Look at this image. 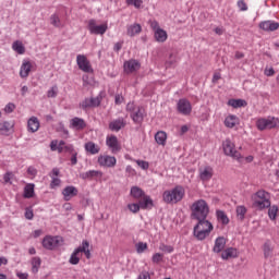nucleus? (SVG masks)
<instances>
[{
  "mask_svg": "<svg viewBox=\"0 0 279 279\" xmlns=\"http://www.w3.org/2000/svg\"><path fill=\"white\" fill-rule=\"evenodd\" d=\"M196 221L198 222L193 229V234L197 241H206V239L210 236V232L215 230V227L213 226V222L208 221L206 218L196 219Z\"/></svg>",
  "mask_w": 279,
  "mask_h": 279,
  "instance_id": "1",
  "label": "nucleus"
},
{
  "mask_svg": "<svg viewBox=\"0 0 279 279\" xmlns=\"http://www.w3.org/2000/svg\"><path fill=\"white\" fill-rule=\"evenodd\" d=\"M186 195V190L182 185H175L174 187L167 190L162 194V199L166 204H180Z\"/></svg>",
  "mask_w": 279,
  "mask_h": 279,
  "instance_id": "2",
  "label": "nucleus"
},
{
  "mask_svg": "<svg viewBox=\"0 0 279 279\" xmlns=\"http://www.w3.org/2000/svg\"><path fill=\"white\" fill-rule=\"evenodd\" d=\"M251 199L254 208H257V210H265V208H269V206H271L269 193H267L265 190H259L252 194Z\"/></svg>",
  "mask_w": 279,
  "mask_h": 279,
  "instance_id": "3",
  "label": "nucleus"
},
{
  "mask_svg": "<svg viewBox=\"0 0 279 279\" xmlns=\"http://www.w3.org/2000/svg\"><path fill=\"white\" fill-rule=\"evenodd\" d=\"M192 217L194 219H207L208 213H210V207H208V203L204 199H198L194 202L191 206Z\"/></svg>",
  "mask_w": 279,
  "mask_h": 279,
  "instance_id": "4",
  "label": "nucleus"
},
{
  "mask_svg": "<svg viewBox=\"0 0 279 279\" xmlns=\"http://www.w3.org/2000/svg\"><path fill=\"white\" fill-rule=\"evenodd\" d=\"M90 243L87 240H83L82 244L73 251L70 256V265H78L82 253L85 254L86 258H90Z\"/></svg>",
  "mask_w": 279,
  "mask_h": 279,
  "instance_id": "5",
  "label": "nucleus"
},
{
  "mask_svg": "<svg viewBox=\"0 0 279 279\" xmlns=\"http://www.w3.org/2000/svg\"><path fill=\"white\" fill-rule=\"evenodd\" d=\"M256 128L259 132H264V130H274L279 128V119L271 116L267 118H259L256 120Z\"/></svg>",
  "mask_w": 279,
  "mask_h": 279,
  "instance_id": "6",
  "label": "nucleus"
},
{
  "mask_svg": "<svg viewBox=\"0 0 279 279\" xmlns=\"http://www.w3.org/2000/svg\"><path fill=\"white\" fill-rule=\"evenodd\" d=\"M148 25L150 26V29H153L154 32V38L156 43H167L169 35L167 34V31L160 27V24L158 23V21L150 20L148 22Z\"/></svg>",
  "mask_w": 279,
  "mask_h": 279,
  "instance_id": "7",
  "label": "nucleus"
},
{
  "mask_svg": "<svg viewBox=\"0 0 279 279\" xmlns=\"http://www.w3.org/2000/svg\"><path fill=\"white\" fill-rule=\"evenodd\" d=\"M222 149L226 156H230L234 160H238V162L243 160V156L236 150L235 145L230 138H227L222 142Z\"/></svg>",
  "mask_w": 279,
  "mask_h": 279,
  "instance_id": "8",
  "label": "nucleus"
},
{
  "mask_svg": "<svg viewBox=\"0 0 279 279\" xmlns=\"http://www.w3.org/2000/svg\"><path fill=\"white\" fill-rule=\"evenodd\" d=\"M64 243V239L60 235H46L43 239L41 245L45 250H56V247H60Z\"/></svg>",
  "mask_w": 279,
  "mask_h": 279,
  "instance_id": "9",
  "label": "nucleus"
},
{
  "mask_svg": "<svg viewBox=\"0 0 279 279\" xmlns=\"http://www.w3.org/2000/svg\"><path fill=\"white\" fill-rule=\"evenodd\" d=\"M87 29L90 34H94L96 36H104V34L108 32V23L97 25L96 20H89L87 24Z\"/></svg>",
  "mask_w": 279,
  "mask_h": 279,
  "instance_id": "10",
  "label": "nucleus"
},
{
  "mask_svg": "<svg viewBox=\"0 0 279 279\" xmlns=\"http://www.w3.org/2000/svg\"><path fill=\"white\" fill-rule=\"evenodd\" d=\"M177 110L179 114H182L183 117H189L191 112H193V106L191 105V101L186 98H181L177 102Z\"/></svg>",
  "mask_w": 279,
  "mask_h": 279,
  "instance_id": "11",
  "label": "nucleus"
},
{
  "mask_svg": "<svg viewBox=\"0 0 279 279\" xmlns=\"http://www.w3.org/2000/svg\"><path fill=\"white\" fill-rule=\"evenodd\" d=\"M76 64L83 73H93V65L90 64V61L86 56L84 54H77L76 56Z\"/></svg>",
  "mask_w": 279,
  "mask_h": 279,
  "instance_id": "12",
  "label": "nucleus"
},
{
  "mask_svg": "<svg viewBox=\"0 0 279 279\" xmlns=\"http://www.w3.org/2000/svg\"><path fill=\"white\" fill-rule=\"evenodd\" d=\"M99 167H106L107 169H113L117 167V157L110 155H100L97 160Z\"/></svg>",
  "mask_w": 279,
  "mask_h": 279,
  "instance_id": "13",
  "label": "nucleus"
},
{
  "mask_svg": "<svg viewBox=\"0 0 279 279\" xmlns=\"http://www.w3.org/2000/svg\"><path fill=\"white\" fill-rule=\"evenodd\" d=\"M106 145L109 147L112 154H117V151H121V146L119 145V138L116 135L107 136Z\"/></svg>",
  "mask_w": 279,
  "mask_h": 279,
  "instance_id": "14",
  "label": "nucleus"
},
{
  "mask_svg": "<svg viewBox=\"0 0 279 279\" xmlns=\"http://www.w3.org/2000/svg\"><path fill=\"white\" fill-rule=\"evenodd\" d=\"M77 193H80V191L74 185L65 186L62 190V195H63L64 202H71V199H73V197H76Z\"/></svg>",
  "mask_w": 279,
  "mask_h": 279,
  "instance_id": "15",
  "label": "nucleus"
},
{
  "mask_svg": "<svg viewBox=\"0 0 279 279\" xmlns=\"http://www.w3.org/2000/svg\"><path fill=\"white\" fill-rule=\"evenodd\" d=\"M125 125H128V122L125 121L124 118H118L112 120L109 123V130L111 132H121V130H123V128H125Z\"/></svg>",
  "mask_w": 279,
  "mask_h": 279,
  "instance_id": "16",
  "label": "nucleus"
},
{
  "mask_svg": "<svg viewBox=\"0 0 279 279\" xmlns=\"http://www.w3.org/2000/svg\"><path fill=\"white\" fill-rule=\"evenodd\" d=\"M198 173L202 182H208L209 180L213 179L214 170L213 167L206 166L204 168H199Z\"/></svg>",
  "mask_w": 279,
  "mask_h": 279,
  "instance_id": "17",
  "label": "nucleus"
},
{
  "mask_svg": "<svg viewBox=\"0 0 279 279\" xmlns=\"http://www.w3.org/2000/svg\"><path fill=\"white\" fill-rule=\"evenodd\" d=\"M279 28V23L267 20L259 23V29H263V32H276V29Z\"/></svg>",
  "mask_w": 279,
  "mask_h": 279,
  "instance_id": "18",
  "label": "nucleus"
},
{
  "mask_svg": "<svg viewBox=\"0 0 279 279\" xmlns=\"http://www.w3.org/2000/svg\"><path fill=\"white\" fill-rule=\"evenodd\" d=\"M123 66L125 73H135V71H138V69H141V62L131 59L129 61H125Z\"/></svg>",
  "mask_w": 279,
  "mask_h": 279,
  "instance_id": "19",
  "label": "nucleus"
},
{
  "mask_svg": "<svg viewBox=\"0 0 279 279\" xmlns=\"http://www.w3.org/2000/svg\"><path fill=\"white\" fill-rule=\"evenodd\" d=\"M84 128H86V121H84V119L75 117L70 120V130L81 132Z\"/></svg>",
  "mask_w": 279,
  "mask_h": 279,
  "instance_id": "20",
  "label": "nucleus"
},
{
  "mask_svg": "<svg viewBox=\"0 0 279 279\" xmlns=\"http://www.w3.org/2000/svg\"><path fill=\"white\" fill-rule=\"evenodd\" d=\"M138 204L142 210H151L154 208V199L151 196L145 194L140 201Z\"/></svg>",
  "mask_w": 279,
  "mask_h": 279,
  "instance_id": "21",
  "label": "nucleus"
},
{
  "mask_svg": "<svg viewBox=\"0 0 279 279\" xmlns=\"http://www.w3.org/2000/svg\"><path fill=\"white\" fill-rule=\"evenodd\" d=\"M32 63L29 60H23L22 65L20 68V77L25 80L26 77H29V73H32Z\"/></svg>",
  "mask_w": 279,
  "mask_h": 279,
  "instance_id": "22",
  "label": "nucleus"
},
{
  "mask_svg": "<svg viewBox=\"0 0 279 279\" xmlns=\"http://www.w3.org/2000/svg\"><path fill=\"white\" fill-rule=\"evenodd\" d=\"M81 180H93L95 178H104V172L99 170H89L83 173H80Z\"/></svg>",
  "mask_w": 279,
  "mask_h": 279,
  "instance_id": "23",
  "label": "nucleus"
},
{
  "mask_svg": "<svg viewBox=\"0 0 279 279\" xmlns=\"http://www.w3.org/2000/svg\"><path fill=\"white\" fill-rule=\"evenodd\" d=\"M223 250H226V238L223 236H218L216 240H215V244H214V247H213V252L215 254H221V252H223Z\"/></svg>",
  "mask_w": 279,
  "mask_h": 279,
  "instance_id": "24",
  "label": "nucleus"
},
{
  "mask_svg": "<svg viewBox=\"0 0 279 279\" xmlns=\"http://www.w3.org/2000/svg\"><path fill=\"white\" fill-rule=\"evenodd\" d=\"M239 257V250L235 247H228L221 253L222 260H229V258H238Z\"/></svg>",
  "mask_w": 279,
  "mask_h": 279,
  "instance_id": "25",
  "label": "nucleus"
},
{
  "mask_svg": "<svg viewBox=\"0 0 279 279\" xmlns=\"http://www.w3.org/2000/svg\"><path fill=\"white\" fill-rule=\"evenodd\" d=\"M27 130L34 134L35 132H38L40 130V121L36 117H32L27 121Z\"/></svg>",
  "mask_w": 279,
  "mask_h": 279,
  "instance_id": "26",
  "label": "nucleus"
},
{
  "mask_svg": "<svg viewBox=\"0 0 279 279\" xmlns=\"http://www.w3.org/2000/svg\"><path fill=\"white\" fill-rule=\"evenodd\" d=\"M84 149L85 151H87V154H90L92 156H95L99 154V151H101V148L99 147V145L95 144V142L85 143Z\"/></svg>",
  "mask_w": 279,
  "mask_h": 279,
  "instance_id": "27",
  "label": "nucleus"
},
{
  "mask_svg": "<svg viewBox=\"0 0 279 279\" xmlns=\"http://www.w3.org/2000/svg\"><path fill=\"white\" fill-rule=\"evenodd\" d=\"M130 117L135 123H143V107H137L134 111L130 113Z\"/></svg>",
  "mask_w": 279,
  "mask_h": 279,
  "instance_id": "28",
  "label": "nucleus"
},
{
  "mask_svg": "<svg viewBox=\"0 0 279 279\" xmlns=\"http://www.w3.org/2000/svg\"><path fill=\"white\" fill-rule=\"evenodd\" d=\"M263 252L265 258H271L274 256V245L271 241L267 240L263 245Z\"/></svg>",
  "mask_w": 279,
  "mask_h": 279,
  "instance_id": "29",
  "label": "nucleus"
},
{
  "mask_svg": "<svg viewBox=\"0 0 279 279\" xmlns=\"http://www.w3.org/2000/svg\"><path fill=\"white\" fill-rule=\"evenodd\" d=\"M64 141L58 142V140H53L50 143V149L51 151H59V154L64 153Z\"/></svg>",
  "mask_w": 279,
  "mask_h": 279,
  "instance_id": "30",
  "label": "nucleus"
},
{
  "mask_svg": "<svg viewBox=\"0 0 279 279\" xmlns=\"http://www.w3.org/2000/svg\"><path fill=\"white\" fill-rule=\"evenodd\" d=\"M130 195L131 197H133V199H141L145 197V191H143V189L138 186H132L130 191Z\"/></svg>",
  "mask_w": 279,
  "mask_h": 279,
  "instance_id": "31",
  "label": "nucleus"
},
{
  "mask_svg": "<svg viewBox=\"0 0 279 279\" xmlns=\"http://www.w3.org/2000/svg\"><path fill=\"white\" fill-rule=\"evenodd\" d=\"M155 141H156L157 145H161L162 147H165V145H167V132L158 131L155 134Z\"/></svg>",
  "mask_w": 279,
  "mask_h": 279,
  "instance_id": "32",
  "label": "nucleus"
},
{
  "mask_svg": "<svg viewBox=\"0 0 279 279\" xmlns=\"http://www.w3.org/2000/svg\"><path fill=\"white\" fill-rule=\"evenodd\" d=\"M225 125L226 128H234L235 125H239V117L234 116V114H229L226 119H225Z\"/></svg>",
  "mask_w": 279,
  "mask_h": 279,
  "instance_id": "33",
  "label": "nucleus"
},
{
  "mask_svg": "<svg viewBox=\"0 0 279 279\" xmlns=\"http://www.w3.org/2000/svg\"><path fill=\"white\" fill-rule=\"evenodd\" d=\"M34 189H36V185L34 183L26 184L24 186L23 197H25V199H32V197H34Z\"/></svg>",
  "mask_w": 279,
  "mask_h": 279,
  "instance_id": "34",
  "label": "nucleus"
},
{
  "mask_svg": "<svg viewBox=\"0 0 279 279\" xmlns=\"http://www.w3.org/2000/svg\"><path fill=\"white\" fill-rule=\"evenodd\" d=\"M227 105L231 106V108H245V106H247V101L244 99H229Z\"/></svg>",
  "mask_w": 279,
  "mask_h": 279,
  "instance_id": "35",
  "label": "nucleus"
},
{
  "mask_svg": "<svg viewBox=\"0 0 279 279\" xmlns=\"http://www.w3.org/2000/svg\"><path fill=\"white\" fill-rule=\"evenodd\" d=\"M141 32H143L141 24H133L128 27L126 34L128 36L133 37L136 36V34H141Z\"/></svg>",
  "mask_w": 279,
  "mask_h": 279,
  "instance_id": "36",
  "label": "nucleus"
},
{
  "mask_svg": "<svg viewBox=\"0 0 279 279\" xmlns=\"http://www.w3.org/2000/svg\"><path fill=\"white\" fill-rule=\"evenodd\" d=\"M216 217L222 226H228V223H230V218H228V215H226V211L223 210H217Z\"/></svg>",
  "mask_w": 279,
  "mask_h": 279,
  "instance_id": "37",
  "label": "nucleus"
},
{
  "mask_svg": "<svg viewBox=\"0 0 279 279\" xmlns=\"http://www.w3.org/2000/svg\"><path fill=\"white\" fill-rule=\"evenodd\" d=\"M41 264H43V260L40 259V257H33L31 259L32 274H38Z\"/></svg>",
  "mask_w": 279,
  "mask_h": 279,
  "instance_id": "38",
  "label": "nucleus"
},
{
  "mask_svg": "<svg viewBox=\"0 0 279 279\" xmlns=\"http://www.w3.org/2000/svg\"><path fill=\"white\" fill-rule=\"evenodd\" d=\"M12 49L15 51V53H19L20 56H23L25 53V46L23 45V41L16 40L12 44Z\"/></svg>",
  "mask_w": 279,
  "mask_h": 279,
  "instance_id": "39",
  "label": "nucleus"
},
{
  "mask_svg": "<svg viewBox=\"0 0 279 279\" xmlns=\"http://www.w3.org/2000/svg\"><path fill=\"white\" fill-rule=\"evenodd\" d=\"M12 130L10 122H0V135L5 136Z\"/></svg>",
  "mask_w": 279,
  "mask_h": 279,
  "instance_id": "40",
  "label": "nucleus"
},
{
  "mask_svg": "<svg viewBox=\"0 0 279 279\" xmlns=\"http://www.w3.org/2000/svg\"><path fill=\"white\" fill-rule=\"evenodd\" d=\"M268 217L271 221H276V217H278V207L276 205L268 207Z\"/></svg>",
  "mask_w": 279,
  "mask_h": 279,
  "instance_id": "41",
  "label": "nucleus"
},
{
  "mask_svg": "<svg viewBox=\"0 0 279 279\" xmlns=\"http://www.w3.org/2000/svg\"><path fill=\"white\" fill-rule=\"evenodd\" d=\"M148 247L149 246L147 245V242H137L135 244V250L137 254H144V252H147Z\"/></svg>",
  "mask_w": 279,
  "mask_h": 279,
  "instance_id": "42",
  "label": "nucleus"
},
{
  "mask_svg": "<svg viewBox=\"0 0 279 279\" xmlns=\"http://www.w3.org/2000/svg\"><path fill=\"white\" fill-rule=\"evenodd\" d=\"M246 213H247V208H245V206L236 207L238 219H241V221H243V219H245Z\"/></svg>",
  "mask_w": 279,
  "mask_h": 279,
  "instance_id": "43",
  "label": "nucleus"
},
{
  "mask_svg": "<svg viewBox=\"0 0 279 279\" xmlns=\"http://www.w3.org/2000/svg\"><path fill=\"white\" fill-rule=\"evenodd\" d=\"M160 252H163V254H173V246L172 245H167L165 243H161L159 245Z\"/></svg>",
  "mask_w": 279,
  "mask_h": 279,
  "instance_id": "44",
  "label": "nucleus"
},
{
  "mask_svg": "<svg viewBox=\"0 0 279 279\" xmlns=\"http://www.w3.org/2000/svg\"><path fill=\"white\" fill-rule=\"evenodd\" d=\"M165 258V255L162 253H155L151 256V263H154V265H158L159 263H162Z\"/></svg>",
  "mask_w": 279,
  "mask_h": 279,
  "instance_id": "45",
  "label": "nucleus"
},
{
  "mask_svg": "<svg viewBox=\"0 0 279 279\" xmlns=\"http://www.w3.org/2000/svg\"><path fill=\"white\" fill-rule=\"evenodd\" d=\"M47 97L49 99H56L58 97V85H53L48 92Z\"/></svg>",
  "mask_w": 279,
  "mask_h": 279,
  "instance_id": "46",
  "label": "nucleus"
},
{
  "mask_svg": "<svg viewBox=\"0 0 279 279\" xmlns=\"http://www.w3.org/2000/svg\"><path fill=\"white\" fill-rule=\"evenodd\" d=\"M128 208L131 213H138L142 208H141V204L140 203H131L128 205Z\"/></svg>",
  "mask_w": 279,
  "mask_h": 279,
  "instance_id": "47",
  "label": "nucleus"
},
{
  "mask_svg": "<svg viewBox=\"0 0 279 279\" xmlns=\"http://www.w3.org/2000/svg\"><path fill=\"white\" fill-rule=\"evenodd\" d=\"M101 95L96 96L95 98H90L92 101V108H97L101 105Z\"/></svg>",
  "mask_w": 279,
  "mask_h": 279,
  "instance_id": "48",
  "label": "nucleus"
},
{
  "mask_svg": "<svg viewBox=\"0 0 279 279\" xmlns=\"http://www.w3.org/2000/svg\"><path fill=\"white\" fill-rule=\"evenodd\" d=\"M135 162H136L137 166H140L141 169H143V171H147V169H149V162L148 161L137 159V160H135Z\"/></svg>",
  "mask_w": 279,
  "mask_h": 279,
  "instance_id": "49",
  "label": "nucleus"
},
{
  "mask_svg": "<svg viewBox=\"0 0 279 279\" xmlns=\"http://www.w3.org/2000/svg\"><path fill=\"white\" fill-rule=\"evenodd\" d=\"M50 23L51 25H53L54 27H60V17L57 14H52L50 16Z\"/></svg>",
  "mask_w": 279,
  "mask_h": 279,
  "instance_id": "50",
  "label": "nucleus"
},
{
  "mask_svg": "<svg viewBox=\"0 0 279 279\" xmlns=\"http://www.w3.org/2000/svg\"><path fill=\"white\" fill-rule=\"evenodd\" d=\"M60 184H62V180L58 177L51 178L50 189H56L57 186H60Z\"/></svg>",
  "mask_w": 279,
  "mask_h": 279,
  "instance_id": "51",
  "label": "nucleus"
},
{
  "mask_svg": "<svg viewBox=\"0 0 279 279\" xmlns=\"http://www.w3.org/2000/svg\"><path fill=\"white\" fill-rule=\"evenodd\" d=\"M128 5H134V8L138 9L143 5V0H126Z\"/></svg>",
  "mask_w": 279,
  "mask_h": 279,
  "instance_id": "52",
  "label": "nucleus"
},
{
  "mask_svg": "<svg viewBox=\"0 0 279 279\" xmlns=\"http://www.w3.org/2000/svg\"><path fill=\"white\" fill-rule=\"evenodd\" d=\"M81 108H83V110H86V108H93L90 98H85V99L81 102Z\"/></svg>",
  "mask_w": 279,
  "mask_h": 279,
  "instance_id": "53",
  "label": "nucleus"
},
{
  "mask_svg": "<svg viewBox=\"0 0 279 279\" xmlns=\"http://www.w3.org/2000/svg\"><path fill=\"white\" fill-rule=\"evenodd\" d=\"M125 173L129 178H134V175H136V170L132 168V166H126Z\"/></svg>",
  "mask_w": 279,
  "mask_h": 279,
  "instance_id": "54",
  "label": "nucleus"
},
{
  "mask_svg": "<svg viewBox=\"0 0 279 279\" xmlns=\"http://www.w3.org/2000/svg\"><path fill=\"white\" fill-rule=\"evenodd\" d=\"M238 8L241 12H247V3L243 0L238 1Z\"/></svg>",
  "mask_w": 279,
  "mask_h": 279,
  "instance_id": "55",
  "label": "nucleus"
},
{
  "mask_svg": "<svg viewBox=\"0 0 279 279\" xmlns=\"http://www.w3.org/2000/svg\"><path fill=\"white\" fill-rule=\"evenodd\" d=\"M25 219H28V221H32V219H34V210L32 208L25 209Z\"/></svg>",
  "mask_w": 279,
  "mask_h": 279,
  "instance_id": "56",
  "label": "nucleus"
},
{
  "mask_svg": "<svg viewBox=\"0 0 279 279\" xmlns=\"http://www.w3.org/2000/svg\"><path fill=\"white\" fill-rule=\"evenodd\" d=\"M264 75H266V77H271L276 75V71L274 70V68H266L264 70Z\"/></svg>",
  "mask_w": 279,
  "mask_h": 279,
  "instance_id": "57",
  "label": "nucleus"
},
{
  "mask_svg": "<svg viewBox=\"0 0 279 279\" xmlns=\"http://www.w3.org/2000/svg\"><path fill=\"white\" fill-rule=\"evenodd\" d=\"M16 106H14V104L9 102L5 107H4V112H8V114H10L11 112H14Z\"/></svg>",
  "mask_w": 279,
  "mask_h": 279,
  "instance_id": "58",
  "label": "nucleus"
},
{
  "mask_svg": "<svg viewBox=\"0 0 279 279\" xmlns=\"http://www.w3.org/2000/svg\"><path fill=\"white\" fill-rule=\"evenodd\" d=\"M12 172H7L4 175H3V181H4V184H12Z\"/></svg>",
  "mask_w": 279,
  "mask_h": 279,
  "instance_id": "59",
  "label": "nucleus"
},
{
  "mask_svg": "<svg viewBox=\"0 0 279 279\" xmlns=\"http://www.w3.org/2000/svg\"><path fill=\"white\" fill-rule=\"evenodd\" d=\"M137 279H151V275L149 274V271L143 270V271L138 275Z\"/></svg>",
  "mask_w": 279,
  "mask_h": 279,
  "instance_id": "60",
  "label": "nucleus"
},
{
  "mask_svg": "<svg viewBox=\"0 0 279 279\" xmlns=\"http://www.w3.org/2000/svg\"><path fill=\"white\" fill-rule=\"evenodd\" d=\"M27 173H28V175L34 178L35 175H38V170L36 168H34L33 166H29L27 168Z\"/></svg>",
  "mask_w": 279,
  "mask_h": 279,
  "instance_id": "61",
  "label": "nucleus"
},
{
  "mask_svg": "<svg viewBox=\"0 0 279 279\" xmlns=\"http://www.w3.org/2000/svg\"><path fill=\"white\" fill-rule=\"evenodd\" d=\"M136 108H138V107H136V105H134V102H129L126 105V112H130V114H132V112H134L136 110Z\"/></svg>",
  "mask_w": 279,
  "mask_h": 279,
  "instance_id": "62",
  "label": "nucleus"
},
{
  "mask_svg": "<svg viewBox=\"0 0 279 279\" xmlns=\"http://www.w3.org/2000/svg\"><path fill=\"white\" fill-rule=\"evenodd\" d=\"M49 175L50 178H58L60 175V169L53 168Z\"/></svg>",
  "mask_w": 279,
  "mask_h": 279,
  "instance_id": "63",
  "label": "nucleus"
},
{
  "mask_svg": "<svg viewBox=\"0 0 279 279\" xmlns=\"http://www.w3.org/2000/svg\"><path fill=\"white\" fill-rule=\"evenodd\" d=\"M16 276L19 277V279H28L29 278V274H27V272L16 271Z\"/></svg>",
  "mask_w": 279,
  "mask_h": 279,
  "instance_id": "64",
  "label": "nucleus"
}]
</instances>
